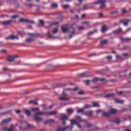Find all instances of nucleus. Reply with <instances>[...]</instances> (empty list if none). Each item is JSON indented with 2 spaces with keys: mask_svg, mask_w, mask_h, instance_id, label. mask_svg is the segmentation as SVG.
<instances>
[{
  "mask_svg": "<svg viewBox=\"0 0 131 131\" xmlns=\"http://www.w3.org/2000/svg\"><path fill=\"white\" fill-rule=\"evenodd\" d=\"M28 34L29 35H30V36H31L32 37H34V38H36V37H38L39 36H40V34H39L29 33Z\"/></svg>",
  "mask_w": 131,
  "mask_h": 131,
  "instance_id": "a211bd4d",
  "label": "nucleus"
},
{
  "mask_svg": "<svg viewBox=\"0 0 131 131\" xmlns=\"http://www.w3.org/2000/svg\"><path fill=\"white\" fill-rule=\"evenodd\" d=\"M59 23H60V22H59V21L54 22L52 24V25H58V24H59Z\"/></svg>",
  "mask_w": 131,
  "mask_h": 131,
  "instance_id": "4d7b16f0",
  "label": "nucleus"
},
{
  "mask_svg": "<svg viewBox=\"0 0 131 131\" xmlns=\"http://www.w3.org/2000/svg\"><path fill=\"white\" fill-rule=\"evenodd\" d=\"M128 21L129 19H127L126 21H124V20H120V23L123 24L124 26H127L128 25Z\"/></svg>",
  "mask_w": 131,
  "mask_h": 131,
  "instance_id": "412c9836",
  "label": "nucleus"
},
{
  "mask_svg": "<svg viewBox=\"0 0 131 131\" xmlns=\"http://www.w3.org/2000/svg\"><path fill=\"white\" fill-rule=\"evenodd\" d=\"M106 3L105 0H98L97 2L94 3V5L100 4V9H103L105 8V3Z\"/></svg>",
  "mask_w": 131,
  "mask_h": 131,
  "instance_id": "20e7f679",
  "label": "nucleus"
},
{
  "mask_svg": "<svg viewBox=\"0 0 131 131\" xmlns=\"http://www.w3.org/2000/svg\"><path fill=\"white\" fill-rule=\"evenodd\" d=\"M59 100H61V101H68V98L61 97L59 98Z\"/></svg>",
  "mask_w": 131,
  "mask_h": 131,
  "instance_id": "473e14b6",
  "label": "nucleus"
},
{
  "mask_svg": "<svg viewBox=\"0 0 131 131\" xmlns=\"http://www.w3.org/2000/svg\"><path fill=\"white\" fill-rule=\"evenodd\" d=\"M3 71H9V69L7 68H4L3 69Z\"/></svg>",
  "mask_w": 131,
  "mask_h": 131,
  "instance_id": "69168bd1",
  "label": "nucleus"
},
{
  "mask_svg": "<svg viewBox=\"0 0 131 131\" xmlns=\"http://www.w3.org/2000/svg\"><path fill=\"white\" fill-rule=\"evenodd\" d=\"M105 80H106L105 78H99L98 77H95L92 80V82H97V81H101V82H103V81H105Z\"/></svg>",
  "mask_w": 131,
  "mask_h": 131,
  "instance_id": "6e6552de",
  "label": "nucleus"
},
{
  "mask_svg": "<svg viewBox=\"0 0 131 131\" xmlns=\"http://www.w3.org/2000/svg\"><path fill=\"white\" fill-rule=\"evenodd\" d=\"M32 111L35 113V114L34 115V119L36 122H38V121H42V117L40 116V115H56V114L58 113L56 111L50 112H41L39 111V108L38 107L34 108Z\"/></svg>",
  "mask_w": 131,
  "mask_h": 131,
  "instance_id": "f257e3e1",
  "label": "nucleus"
},
{
  "mask_svg": "<svg viewBox=\"0 0 131 131\" xmlns=\"http://www.w3.org/2000/svg\"><path fill=\"white\" fill-rule=\"evenodd\" d=\"M114 121V122H115L116 123L118 124V123H119L120 122V119H119V118H116V119H115Z\"/></svg>",
  "mask_w": 131,
  "mask_h": 131,
  "instance_id": "58836bf2",
  "label": "nucleus"
},
{
  "mask_svg": "<svg viewBox=\"0 0 131 131\" xmlns=\"http://www.w3.org/2000/svg\"><path fill=\"white\" fill-rule=\"evenodd\" d=\"M58 118L60 120L65 121V120H68V119L69 118V117H68V116L67 115H65L64 114H61V116L60 117H59Z\"/></svg>",
  "mask_w": 131,
  "mask_h": 131,
  "instance_id": "423d86ee",
  "label": "nucleus"
},
{
  "mask_svg": "<svg viewBox=\"0 0 131 131\" xmlns=\"http://www.w3.org/2000/svg\"><path fill=\"white\" fill-rule=\"evenodd\" d=\"M24 111L26 115H27V116H30V115H31V112L30 111V110L25 108L24 109Z\"/></svg>",
  "mask_w": 131,
  "mask_h": 131,
  "instance_id": "5701e85b",
  "label": "nucleus"
},
{
  "mask_svg": "<svg viewBox=\"0 0 131 131\" xmlns=\"http://www.w3.org/2000/svg\"><path fill=\"white\" fill-rule=\"evenodd\" d=\"M107 29H108V28L107 27V26L103 25L102 26L101 31L102 32H106Z\"/></svg>",
  "mask_w": 131,
  "mask_h": 131,
  "instance_id": "c85d7f7f",
  "label": "nucleus"
},
{
  "mask_svg": "<svg viewBox=\"0 0 131 131\" xmlns=\"http://www.w3.org/2000/svg\"><path fill=\"white\" fill-rule=\"evenodd\" d=\"M6 39L7 40L12 39V40H13L14 39H19V37L18 36H15V35H11L8 37H6Z\"/></svg>",
  "mask_w": 131,
  "mask_h": 131,
  "instance_id": "f8f14e48",
  "label": "nucleus"
},
{
  "mask_svg": "<svg viewBox=\"0 0 131 131\" xmlns=\"http://www.w3.org/2000/svg\"><path fill=\"white\" fill-rule=\"evenodd\" d=\"M21 125L19 126V129L20 130H23L24 129H28V128H34V126L30 125L25 121H19Z\"/></svg>",
  "mask_w": 131,
  "mask_h": 131,
  "instance_id": "7ed1b4c3",
  "label": "nucleus"
},
{
  "mask_svg": "<svg viewBox=\"0 0 131 131\" xmlns=\"http://www.w3.org/2000/svg\"><path fill=\"white\" fill-rule=\"evenodd\" d=\"M34 39L32 38H28L26 40V42H31L32 41H33Z\"/></svg>",
  "mask_w": 131,
  "mask_h": 131,
  "instance_id": "ea45409f",
  "label": "nucleus"
},
{
  "mask_svg": "<svg viewBox=\"0 0 131 131\" xmlns=\"http://www.w3.org/2000/svg\"><path fill=\"white\" fill-rule=\"evenodd\" d=\"M113 32V33H115V34H119L122 32V29L121 28H119V29L114 31Z\"/></svg>",
  "mask_w": 131,
  "mask_h": 131,
  "instance_id": "4be33fe9",
  "label": "nucleus"
},
{
  "mask_svg": "<svg viewBox=\"0 0 131 131\" xmlns=\"http://www.w3.org/2000/svg\"><path fill=\"white\" fill-rule=\"evenodd\" d=\"M18 55H15L14 56H9L7 61L8 62H14V59H15V58H18Z\"/></svg>",
  "mask_w": 131,
  "mask_h": 131,
  "instance_id": "9b49d317",
  "label": "nucleus"
},
{
  "mask_svg": "<svg viewBox=\"0 0 131 131\" xmlns=\"http://www.w3.org/2000/svg\"><path fill=\"white\" fill-rule=\"evenodd\" d=\"M25 6H26V7H28V8H32L33 7H35V5L30 3H25Z\"/></svg>",
  "mask_w": 131,
  "mask_h": 131,
  "instance_id": "cd10ccee",
  "label": "nucleus"
},
{
  "mask_svg": "<svg viewBox=\"0 0 131 131\" xmlns=\"http://www.w3.org/2000/svg\"><path fill=\"white\" fill-rule=\"evenodd\" d=\"M29 104H33L34 105H37L38 103H37V102H36L34 100H31L29 102Z\"/></svg>",
  "mask_w": 131,
  "mask_h": 131,
  "instance_id": "f704fd0d",
  "label": "nucleus"
},
{
  "mask_svg": "<svg viewBox=\"0 0 131 131\" xmlns=\"http://www.w3.org/2000/svg\"><path fill=\"white\" fill-rule=\"evenodd\" d=\"M61 30L63 33H67L69 31V29L67 28V25H65L61 27Z\"/></svg>",
  "mask_w": 131,
  "mask_h": 131,
  "instance_id": "4468645a",
  "label": "nucleus"
},
{
  "mask_svg": "<svg viewBox=\"0 0 131 131\" xmlns=\"http://www.w3.org/2000/svg\"><path fill=\"white\" fill-rule=\"evenodd\" d=\"M11 23H13V20H6L2 22L3 25H10Z\"/></svg>",
  "mask_w": 131,
  "mask_h": 131,
  "instance_id": "dca6fc26",
  "label": "nucleus"
},
{
  "mask_svg": "<svg viewBox=\"0 0 131 131\" xmlns=\"http://www.w3.org/2000/svg\"><path fill=\"white\" fill-rule=\"evenodd\" d=\"M116 58L122 60V57L120 56V55H116Z\"/></svg>",
  "mask_w": 131,
  "mask_h": 131,
  "instance_id": "6e6d98bb",
  "label": "nucleus"
},
{
  "mask_svg": "<svg viewBox=\"0 0 131 131\" xmlns=\"http://www.w3.org/2000/svg\"><path fill=\"white\" fill-rule=\"evenodd\" d=\"M19 22L20 23H24V22H26V23H31V24H34V21L24 18H20Z\"/></svg>",
  "mask_w": 131,
  "mask_h": 131,
  "instance_id": "39448f33",
  "label": "nucleus"
},
{
  "mask_svg": "<svg viewBox=\"0 0 131 131\" xmlns=\"http://www.w3.org/2000/svg\"><path fill=\"white\" fill-rule=\"evenodd\" d=\"M78 77H88L90 76L89 72H86L77 75Z\"/></svg>",
  "mask_w": 131,
  "mask_h": 131,
  "instance_id": "0eeeda50",
  "label": "nucleus"
},
{
  "mask_svg": "<svg viewBox=\"0 0 131 131\" xmlns=\"http://www.w3.org/2000/svg\"><path fill=\"white\" fill-rule=\"evenodd\" d=\"M74 26H75V24H73L71 26V28L73 29V31L71 33L72 35H70V38H72L73 35L75 34V28Z\"/></svg>",
  "mask_w": 131,
  "mask_h": 131,
  "instance_id": "9d476101",
  "label": "nucleus"
},
{
  "mask_svg": "<svg viewBox=\"0 0 131 131\" xmlns=\"http://www.w3.org/2000/svg\"><path fill=\"white\" fill-rule=\"evenodd\" d=\"M102 116L103 117H109L110 116V113L106 112H102Z\"/></svg>",
  "mask_w": 131,
  "mask_h": 131,
  "instance_id": "aec40b11",
  "label": "nucleus"
},
{
  "mask_svg": "<svg viewBox=\"0 0 131 131\" xmlns=\"http://www.w3.org/2000/svg\"><path fill=\"white\" fill-rule=\"evenodd\" d=\"M79 30H84L85 29V27H79L78 28Z\"/></svg>",
  "mask_w": 131,
  "mask_h": 131,
  "instance_id": "3c124183",
  "label": "nucleus"
},
{
  "mask_svg": "<svg viewBox=\"0 0 131 131\" xmlns=\"http://www.w3.org/2000/svg\"><path fill=\"white\" fill-rule=\"evenodd\" d=\"M19 15H14L11 16L12 19H16V18H18Z\"/></svg>",
  "mask_w": 131,
  "mask_h": 131,
  "instance_id": "09e8293b",
  "label": "nucleus"
},
{
  "mask_svg": "<svg viewBox=\"0 0 131 131\" xmlns=\"http://www.w3.org/2000/svg\"><path fill=\"white\" fill-rule=\"evenodd\" d=\"M2 131H14V125H11L9 128L4 127L2 129Z\"/></svg>",
  "mask_w": 131,
  "mask_h": 131,
  "instance_id": "ddd939ff",
  "label": "nucleus"
},
{
  "mask_svg": "<svg viewBox=\"0 0 131 131\" xmlns=\"http://www.w3.org/2000/svg\"><path fill=\"white\" fill-rule=\"evenodd\" d=\"M76 118H77V119H79L80 121H81V117L80 116H76Z\"/></svg>",
  "mask_w": 131,
  "mask_h": 131,
  "instance_id": "052dcab7",
  "label": "nucleus"
},
{
  "mask_svg": "<svg viewBox=\"0 0 131 131\" xmlns=\"http://www.w3.org/2000/svg\"><path fill=\"white\" fill-rule=\"evenodd\" d=\"M97 54H96V53H92V54H90L89 55V57H93V56H96Z\"/></svg>",
  "mask_w": 131,
  "mask_h": 131,
  "instance_id": "0e129e2a",
  "label": "nucleus"
},
{
  "mask_svg": "<svg viewBox=\"0 0 131 131\" xmlns=\"http://www.w3.org/2000/svg\"><path fill=\"white\" fill-rule=\"evenodd\" d=\"M91 80H85L84 81V82H85L86 84V85H89L90 83H91Z\"/></svg>",
  "mask_w": 131,
  "mask_h": 131,
  "instance_id": "37998d69",
  "label": "nucleus"
},
{
  "mask_svg": "<svg viewBox=\"0 0 131 131\" xmlns=\"http://www.w3.org/2000/svg\"><path fill=\"white\" fill-rule=\"evenodd\" d=\"M92 107H93V105L88 104L84 106V109H90V108H92Z\"/></svg>",
  "mask_w": 131,
  "mask_h": 131,
  "instance_id": "2f4dec72",
  "label": "nucleus"
},
{
  "mask_svg": "<svg viewBox=\"0 0 131 131\" xmlns=\"http://www.w3.org/2000/svg\"><path fill=\"white\" fill-rule=\"evenodd\" d=\"M38 21L40 23V24L42 25V26H43V25H45V21L43 20L39 19Z\"/></svg>",
  "mask_w": 131,
  "mask_h": 131,
  "instance_id": "c03bdc74",
  "label": "nucleus"
},
{
  "mask_svg": "<svg viewBox=\"0 0 131 131\" xmlns=\"http://www.w3.org/2000/svg\"><path fill=\"white\" fill-rule=\"evenodd\" d=\"M114 100L115 102V103H117L118 104H123V103H124V101L120 100V99L118 98H114Z\"/></svg>",
  "mask_w": 131,
  "mask_h": 131,
  "instance_id": "f3484780",
  "label": "nucleus"
},
{
  "mask_svg": "<svg viewBox=\"0 0 131 131\" xmlns=\"http://www.w3.org/2000/svg\"><path fill=\"white\" fill-rule=\"evenodd\" d=\"M122 13H123V14H125V13H126V10L125 9V8H124L122 10Z\"/></svg>",
  "mask_w": 131,
  "mask_h": 131,
  "instance_id": "13d9d810",
  "label": "nucleus"
},
{
  "mask_svg": "<svg viewBox=\"0 0 131 131\" xmlns=\"http://www.w3.org/2000/svg\"><path fill=\"white\" fill-rule=\"evenodd\" d=\"M120 40L122 42H128V41H130L131 38H123L120 37Z\"/></svg>",
  "mask_w": 131,
  "mask_h": 131,
  "instance_id": "2eb2a0df",
  "label": "nucleus"
},
{
  "mask_svg": "<svg viewBox=\"0 0 131 131\" xmlns=\"http://www.w3.org/2000/svg\"><path fill=\"white\" fill-rule=\"evenodd\" d=\"M111 15H114L115 14H118V11L116 10V11H113L111 12Z\"/></svg>",
  "mask_w": 131,
  "mask_h": 131,
  "instance_id": "de8ad7c7",
  "label": "nucleus"
},
{
  "mask_svg": "<svg viewBox=\"0 0 131 131\" xmlns=\"http://www.w3.org/2000/svg\"><path fill=\"white\" fill-rule=\"evenodd\" d=\"M74 111L72 108H69L67 110L68 113H73Z\"/></svg>",
  "mask_w": 131,
  "mask_h": 131,
  "instance_id": "49530a36",
  "label": "nucleus"
},
{
  "mask_svg": "<svg viewBox=\"0 0 131 131\" xmlns=\"http://www.w3.org/2000/svg\"><path fill=\"white\" fill-rule=\"evenodd\" d=\"M98 32V30H95L93 31L90 32L87 34L88 36H90V35H93V34H95V33Z\"/></svg>",
  "mask_w": 131,
  "mask_h": 131,
  "instance_id": "c756f323",
  "label": "nucleus"
},
{
  "mask_svg": "<svg viewBox=\"0 0 131 131\" xmlns=\"http://www.w3.org/2000/svg\"><path fill=\"white\" fill-rule=\"evenodd\" d=\"M83 10H88V5H84L83 7Z\"/></svg>",
  "mask_w": 131,
  "mask_h": 131,
  "instance_id": "bf43d9fd",
  "label": "nucleus"
},
{
  "mask_svg": "<svg viewBox=\"0 0 131 131\" xmlns=\"http://www.w3.org/2000/svg\"><path fill=\"white\" fill-rule=\"evenodd\" d=\"M76 125H77L78 127H79V128H81V127H82L81 126V125L80 124H78V123H77V124H76Z\"/></svg>",
  "mask_w": 131,
  "mask_h": 131,
  "instance_id": "e2e57ef3",
  "label": "nucleus"
},
{
  "mask_svg": "<svg viewBox=\"0 0 131 131\" xmlns=\"http://www.w3.org/2000/svg\"><path fill=\"white\" fill-rule=\"evenodd\" d=\"M47 36H48V37H49V38H55V37H53L52 36V34H51V33L50 32V31L47 33Z\"/></svg>",
  "mask_w": 131,
  "mask_h": 131,
  "instance_id": "72a5a7b5",
  "label": "nucleus"
},
{
  "mask_svg": "<svg viewBox=\"0 0 131 131\" xmlns=\"http://www.w3.org/2000/svg\"><path fill=\"white\" fill-rule=\"evenodd\" d=\"M70 13H71V14H73L74 13V10L70 9Z\"/></svg>",
  "mask_w": 131,
  "mask_h": 131,
  "instance_id": "338daca9",
  "label": "nucleus"
},
{
  "mask_svg": "<svg viewBox=\"0 0 131 131\" xmlns=\"http://www.w3.org/2000/svg\"><path fill=\"white\" fill-rule=\"evenodd\" d=\"M62 95H63V96H64L65 97H67V96H68L67 93H66V92L64 91L62 92Z\"/></svg>",
  "mask_w": 131,
  "mask_h": 131,
  "instance_id": "5fc2aeb1",
  "label": "nucleus"
},
{
  "mask_svg": "<svg viewBox=\"0 0 131 131\" xmlns=\"http://www.w3.org/2000/svg\"><path fill=\"white\" fill-rule=\"evenodd\" d=\"M62 7H63V9H64V10H67V9H69V8H70V6L68 5H63Z\"/></svg>",
  "mask_w": 131,
  "mask_h": 131,
  "instance_id": "c9c22d12",
  "label": "nucleus"
},
{
  "mask_svg": "<svg viewBox=\"0 0 131 131\" xmlns=\"http://www.w3.org/2000/svg\"><path fill=\"white\" fill-rule=\"evenodd\" d=\"M93 113L94 112L92 111H89L88 112L83 113V115H85L88 117H91V116H93Z\"/></svg>",
  "mask_w": 131,
  "mask_h": 131,
  "instance_id": "1a4fd4ad",
  "label": "nucleus"
},
{
  "mask_svg": "<svg viewBox=\"0 0 131 131\" xmlns=\"http://www.w3.org/2000/svg\"><path fill=\"white\" fill-rule=\"evenodd\" d=\"M54 122H55V120L53 119H50L45 121L44 123L45 124H48V123H54Z\"/></svg>",
  "mask_w": 131,
  "mask_h": 131,
  "instance_id": "393cba45",
  "label": "nucleus"
},
{
  "mask_svg": "<svg viewBox=\"0 0 131 131\" xmlns=\"http://www.w3.org/2000/svg\"><path fill=\"white\" fill-rule=\"evenodd\" d=\"M78 123V121L75 120H71V126H67L66 127H58L56 129V131H66L68 130V129H69L70 128L71 129H72L73 128V126H74V124H77Z\"/></svg>",
  "mask_w": 131,
  "mask_h": 131,
  "instance_id": "f03ea898",
  "label": "nucleus"
},
{
  "mask_svg": "<svg viewBox=\"0 0 131 131\" xmlns=\"http://www.w3.org/2000/svg\"><path fill=\"white\" fill-rule=\"evenodd\" d=\"M108 43V40L104 39L100 42V45H107Z\"/></svg>",
  "mask_w": 131,
  "mask_h": 131,
  "instance_id": "7c9ffc66",
  "label": "nucleus"
},
{
  "mask_svg": "<svg viewBox=\"0 0 131 131\" xmlns=\"http://www.w3.org/2000/svg\"><path fill=\"white\" fill-rule=\"evenodd\" d=\"M128 71V69H126L124 71H123L122 72H121V73L123 74V75H120L119 76L120 78H121V77H126V72H127Z\"/></svg>",
  "mask_w": 131,
  "mask_h": 131,
  "instance_id": "6ab92c4d",
  "label": "nucleus"
},
{
  "mask_svg": "<svg viewBox=\"0 0 131 131\" xmlns=\"http://www.w3.org/2000/svg\"><path fill=\"white\" fill-rule=\"evenodd\" d=\"M63 91L64 92H66V91H72V89H71V88H66V89H63Z\"/></svg>",
  "mask_w": 131,
  "mask_h": 131,
  "instance_id": "864d4df0",
  "label": "nucleus"
},
{
  "mask_svg": "<svg viewBox=\"0 0 131 131\" xmlns=\"http://www.w3.org/2000/svg\"><path fill=\"white\" fill-rule=\"evenodd\" d=\"M51 7L53 8V9H56V8H58V4L54 3L51 5Z\"/></svg>",
  "mask_w": 131,
  "mask_h": 131,
  "instance_id": "4c0bfd02",
  "label": "nucleus"
},
{
  "mask_svg": "<svg viewBox=\"0 0 131 131\" xmlns=\"http://www.w3.org/2000/svg\"><path fill=\"white\" fill-rule=\"evenodd\" d=\"M93 107H100V105L96 103H93Z\"/></svg>",
  "mask_w": 131,
  "mask_h": 131,
  "instance_id": "8fccbe9b",
  "label": "nucleus"
},
{
  "mask_svg": "<svg viewBox=\"0 0 131 131\" xmlns=\"http://www.w3.org/2000/svg\"><path fill=\"white\" fill-rule=\"evenodd\" d=\"M123 56L124 57H126L127 56H128V53H124V54H123Z\"/></svg>",
  "mask_w": 131,
  "mask_h": 131,
  "instance_id": "774afa93",
  "label": "nucleus"
},
{
  "mask_svg": "<svg viewBox=\"0 0 131 131\" xmlns=\"http://www.w3.org/2000/svg\"><path fill=\"white\" fill-rule=\"evenodd\" d=\"M85 92L83 91V90H81L79 92H78V95H85Z\"/></svg>",
  "mask_w": 131,
  "mask_h": 131,
  "instance_id": "e433bc0d",
  "label": "nucleus"
},
{
  "mask_svg": "<svg viewBox=\"0 0 131 131\" xmlns=\"http://www.w3.org/2000/svg\"><path fill=\"white\" fill-rule=\"evenodd\" d=\"M115 96V94L114 93H108L107 94L105 95L104 97L105 98H111V97H113Z\"/></svg>",
  "mask_w": 131,
  "mask_h": 131,
  "instance_id": "b1692460",
  "label": "nucleus"
},
{
  "mask_svg": "<svg viewBox=\"0 0 131 131\" xmlns=\"http://www.w3.org/2000/svg\"><path fill=\"white\" fill-rule=\"evenodd\" d=\"M117 112V111L116 110L111 109L109 113H110V115H111V114H113L114 115H115Z\"/></svg>",
  "mask_w": 131,
  "mask_h": 131,
  "instance_id": "bb28decb",
  "label": "nucleus"
},
{
  "mask_svg": "<svg viewBox=\"0 0 131 131\" xmlns=\"http://www.w3.org/2000/svg\"><path fill=\"white\" fill-rule=\"evenodd\" d=\"M77 113H82V114H83V108H80L78 110Z\"/></svg>",
  "mask_w": 131,
  "mask_h": 131,
  "instance_id": "79ce46f5",
  "label": "nucleus"
},
{
  "mask_svg": "<svg viewBox=\"0 0 131 131\" xmlns=\"http://www.w3.org/2000/svg\"><path fill=\"white\" fill-rule=\"evenodd\" d=\"M106 58L108 60V61H111L112 60V55L106 56Z\"/></svg>",
  "mask_w": 131,
  "mask_h": 131,
  "instance_id": "a18cd8bd",
  "label": "nucleus"
},
{
  "mask_svg": "<svg viewBox=\"0 0 131 131\" xmlns=\"http://www.w3.org/2000/svg\"><path fill=\"white\" fill-rule=\"evenodd\" d=\"M58 32H59V30L58 29H54L53 30V33L54 34H56V33H58Z\"/></svg>",
  "mask_w": 131,
  "mask_h": 131,
  "instance_id": "a19ab883",
  "label": "nucleus"
},
{
  "mask_svg": "<svg viewBox=\"0 0 131 131\" xmlns=\"http://www.w3.org/2000/svg\"><path fill=\"white\" fill-rule=\"evenodd\" d=\"M78 88L77 87H76L75 89H72V91H73L74 92H76V91H78Z\"/></svg>",
  "mask_w": 131,
  "mask_h": 131,
  "instance_id": "680f3d73",
  "label": "nucleus"
},
{
  "mask_svg": "<svg viewBox=\"0 0 131 131\" xmlns=\"http://www.w3.org/2000/svg\"><path fill=\"white\" fill-rule=\"evenodd\" d=\"M91 126H93V125L92 124L87 123L86 125V127H88V128L91 127Z\"/></svg>",
  "mask_w": 131,
  "mask_h": 131,
  "instance_id": "603ef678",
  "label": "nucleus"
},
{
  "mask_svg": "<svg viewBox=\"0 0 131 131\" xmlns=\"http://www.w3.org/2000/svg\"><path fill=\"white\" fill-rule=\"evenodd\" d=\"M12 120L11 118H9L6 119H4L2 121V123H8V122H10Z\"/></svg>",
  "mask_w": 131,
  "mask_h": 131,
  "instance_id": "a878e982",
  "label": "nucleus"
}]
</instances>
